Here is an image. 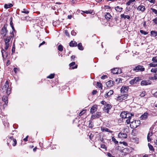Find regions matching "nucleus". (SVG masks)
I'll use <instances>...</instances> for the list:
<instances>
[{"mask_svg":"<svg viewBox=\"0 0 157 157\" xmlns=\"http://www.w3.org/2000/svg\"><path fill=\"white\" fill-rule=\"evenodd\" d=\"M3 92L5 91V93L9 95L11 93V89L9 87V82L8 80L6 81L4 86L2 87Z\"/></svg>","mask_w":157,"mask_h":157,"instance_id":"obj_1","label":"nucleus"},{"mask_svg":"<svg viewBox=\"0 0 157 157\" xmlns=\"http://www.w3.org/2000/svg\"><path fill=\"white\" fill-rule=\"evenodd\" d=\"M145 68L144 66L141 65H138L136 66L133 69L131 70L130 72L132 73H134V72H137L139 71L142 72L144 71Z\"/></svg>","mask_w":157,"mask_h":157,"instance_id":"obj_2","label":"nucleus"},{"mask_svg":"<svg viewBox=\"0 0 157 157\" xmlns=\"http://www.w3.org/2000/svg\"><path fill=\"white\" fill-rule=\"evenodd\" d=\"M140 124V120H136L131 122L130 127L132 128H135L139 126Z\"/></svg>","mask_w":157,"mask_h":157,"instance_id":"obj_3","label":"nucleus"},{"mask_svg":"<svg viewBox=\"0 0 157 157\" xmlns=\"http://www.w3.org/2000/svg\"><path fill=\"white\" fill-rule=\"evenodd\" d=\"M7 24H5L0 31L1 34L2 35L3 37L5 36L6 35L7 33L8 32V31L7 29Z\"/></svg>","mask_w":157,"mask_h":157,"instance_id":"obj_4","label":"nucleus"},{"mask_svg":"<svg viewBox=\"0 0 157 157\" xmlns=\"http://www.w3.org/2000/svg\"><path fill=\"white\" fill-rule=\"evenodd\" d=\"M7 94L6 95H3L2 97V101L4 102V104H3L2 108L4 109L6 107L8 103V96Z\"/></svg>","mask_w":157,"mask_h":157,"instance_id":"obj_5","label":"nucleus"},{"mask_svg":"<svg viewBox=\"0 0 157 157\" xmlns=\"http://www.w3.org/2000/svg\"><path fill=\"white\" fill-rule=\"evenodd\" d=\"M128 96V94H126L118 96L117 98V100L121 102L123 100L127 99Z\"/></svg>","mask_w":157,"mask_h":157,"instance_id":"obj_6","label":"nucleus"},{"mask_svg":"<svg viewBox=\"0 0 157 157\" xmlns=\"http://www.w3.org/2000/svg\"><path fill=\"white\" fill-rule=\"evenodd\" d=\"M1 52L2 53V57H3V58L4 59H5L4 56H5L6 58L9 55H10V53H9L8 52H6V51L4 50V49L2 48Z\"/></svg>","mask_w":157,"mask_h":157,"instance_id":"obj_7","label":"nucleus"},{"mask_svg":"<svg viewBox=\"0 0 157 157\" xmlns=\"http://www.w3.org/2000/svg\"><path fill=\"white\" fill-rule=\"evenodd\" d=\"M112 107V106L111 105L107 103L104 106L103 110L105 112L108 113L109 110L111 109Z\"/></svg>","mask_w":157,"mask_h":157,"instance_id":"obj_8","label":"nucleus"},{"mask_svg":"<svg viewBox=\"0 0 157 157\" xmlns=\"http://www.w3.org/2000/svg\"><path fill=\"white\" fill-rule=\"evenodd\" d=\"M140 80H141V79L140 78L138 77H135L129 81V83L131 85H133L136 84L137 82Z\"/></svg>","mask_w":157,"mask_h":157,"instance_id":"obj_9","label":"nucleus"},{"mask_svg":"<svg viewBox=\"0 0 157 157\" xmlns=\"http://www.w3.org/2000/svg\"><path fill=\"white\" fill-rule=\"evenodd\" d=\"M111 70L112 73L114 74H118L122 73L121 70V69H119V68H114Z\"/></svg>","mask_w":157,"mask_h":157,"instance_id":"obj_10","label":"nucleus"},{"mask_svg":"<svg viewBox=\"0 0 157 157\" xmlns=\"http://www.w3.org/2000/svg\"><path fill=\"white\" fill-rule=\"evenodd\" d=\"M128 86H122L121 89V93L122 94H126L128 92Z\"/></svg>","mask_w":157,"mask_h":157,"instance_id":"obj_11","label":"nucleus"},{"mask_svg":"<svg viewBox=\"0 0 157 157\" xmlns=\"http://www.w3.org/2000/svg\"><path fill=\"white\" fill-rule=\"evenodd\" d=\"M101 112H97L95 114H93L92 115L91 118H92L93 119L99 118L101 116Z\"/></svg>","mask_w":157,"mask_h":157,"instance_id":"obj_12","label":"nucleus"},{"mask_svg":"<svg viewBox=\"0 0 157 157\" xmlns=\"http://www.w3.org/2000/svg\"><path fill=\"white\" fill-rule=\"evenodd\" d=\"M98 105H94L90 109V113L92 114L94 113L98 110Z\"/></svg>","mask_w":157,"mask_h":157,"instance_id":"obj_13","label":"nucleus"},{"mask_svg":"<svg viewBox=\"0 0 157 157\" xmlns=\"http://www.w3.org/2000/svg\"><path fill=\"white\" fill-rule=\"evenodd\" d=\"M151 81L149 80H143L141 82L140 85L142 86H146L151 84Z\"/></svg>","mask_w":157,"mask_h":157,"instance_id":"obj_14","label":"nucleus"},{"mask_svg":"<svg viewBox=\"0 0 157 157\" xmlns=\"http://www.w3.org/2000/svg\"><path fill=\"white\" fill-rule=\"evenodd\" d=\"M69 66L72 69H76L77 68L78 65L75 64V62H73L69 64Z\"/></svg>","mask_w":157,"mask_h":157,"instance_id":"obj_15","label":"nucleus"},{"mask_svg":"<svg viewBox=\"0 0 157 157\" xmlns=\"http://www.w3.org/2000/svg\"><path fill=\"white\" fill-rule=\"evenodd\" d=\"M114 82L112 80H110L106 82V84L107 86L108 87H110L113 86L114 85Z\"/></svg>","mask_w":157,"mask_h":157,"instance_id":"obj_16","label":"nucleus"},{"mask_svg":"<svg viewBox=\"0 0 157 157\" xmlns=\"http://www.w3.org/2000/svg\"><path fill=\"white\" fill-rule=\"evenodd\" d=\"M69 45L71 47H75L77 46V43L73 40H71L69 43Z\"/></svg>","mask_w":157,"mask_h":157,"instance_id":"obj_17","label":"nucleus"},{"mask_svg":"<svg viewBox=\"0 0 157 157\" xmlns=\"http://www.w3.org/2000/svg\"><path fill=\"white\" fill-rule=\"evenodd\" d=\"M118 136L119 138H125L127 137V135L125 133H122L120 132L118 135Z\"/></svg>","mask_w":157,"mask_h":157,"instance_id":"obj_18","label":"nucleus"},{"mask_svg":"<svg viewBox=\"0 0 157 157\" xmlns=\"http://www.w3.org/2000/svg\"><path fill=\"white\" fill-rule=\"evenodd\" d=\"M151 36L155 37L157 39V31L155 30H152L150 32Z\"/></svg>","mask_w":157,"mask_h":157,"instance_id":"obj_19","label":"nucleus"},{"mask_svg":"<svg viewBox=\"0 0 157 157\" xmlns=\"http://www.w3.org/2000/svg\"><path fill=\"white\" fill-rule=\"evenodd\" d=\"M121 151L122 152L124 153V154H122V155H125L129 153L130 150L129 148H125L121 150Z\"/></svg>","mask_w":157,"mask_h":157,"instance_id":"obj_20","label":"nucleus"},{"mask_svg":"<svg viewBox=\"0 0 157 157\" xmlns=\"http://www.w3.org/2000/svg\"><path fill=\"white\" fill-rule=\"evenodd\" d=\"M113 93V90H110L108 92L106 93L104 95L105 97L107 98V97L110 96L112 95Z\"/></svg>","mask_w":157,"mask_h":157,"instance_id":"obj_21","label":"nucleus"},{"mask_svg":"<svg viewBox=\"0 0 157 157\" xmlns=\"http://www.w3.org/2000/svg\"><path fill=\"white\" fill-rule=\"evenodd\" d=\"M137 10L143 12L145 10V8L144 6L140 5L137 7Z\"/></svg>","mask_w":157,"mask_h":157,"instance_id":"obj_22","label":"nucleus"},{"mask_svg":"<svg viewBox=\"0 0 157 157\" xmlns=\"http://www.w3.org/2000/svg\"><path fill=\"white\" fill-rule=\"evenodd\" d=\"M101 130L102 131V132H108L110 133L113 132L112 131L109 130V129L108 128H105L103 127H101Z\"/></svg>","mask_w":157,"mask_h":157,"instance_id":"obj_23","label":"nucleus"},{"mask_svg":"<svg viewBox=\"0 0 157 157\" xmlns=\"http://www.w3.org/2000/svg\"><path fill=\"white\" fill-rule=\"evenodd\" d=\"M105 13V18L107 20H109L112 17L111 15L109 13Z\"/></svg>","mask_w":157,"mask_h":157,"instance_id":"obj_24","label":"nucleus"},{"mask_svg":"<svg viewBox=\"0 0 157 157\" xmlns=\"http://www.w3.org/2000/svg\"><path fill=\"white\" fill-rule=\"evenodd\" d=\"M127 113V111H122L121 112L120 114V117L122 118H126V116H125L126 114V113Z\"/></svg>","mask_w":157,"mask_h":157,"instance_id":"obj_25","label":"nucleus"},{"mask_svg":"<svg viewBox=\"0 0 157 157\" xmlns=\"http://www.w3.org/2000/svg\"><path fill=\"white\" fill-rule=\"evenodd\" d=\"M125 116H126V118H131L132 116H134V114L130 113L129 112L127 111Z\"/></svg>","mask_w":157,"mask_h":157,"instance_id":"obj_26","label":"nucleus"},{"mask_svg":"<svg viewBox=\"0 0 157 157\" xmlns=\"http://www.w3.org/2000/svg\"><path fill=\"white\" fill-rule=\"evenodd\" d=\"M121 17L122 19L123 18L125 19L126 18H127L128 19H130V17L129 15H125L124 14H121Z\"/></svg>","mask_w":157,"mask_h":157,"instance_id":"obj_27","label":"nucleus"},{"mask_svg":"<svg viewBox=\"0 0 157 157\" xmlns=\"http://www.w3.org/2000/svg\"><path fill=\"white\" fill-rule=\"evenodd\" d=\"M115 10L118 12H121L123 10V8L119 6H117L115 7Z\"/></svg>","mask_w":157,"mask_h":157,"instance_id":"obj_28","label":"nucleus"},{"mask_svg":"<svg viewBox=\"0 0 157 157\" xmlns=\"http://www.w3.org/2000/svg\"><path fill=\"white\" fill-rule=\"evenodd\" d=\"M147 114H148L147 112H145L141 116L140 118L143 120L147 118Z\"/></svg>","mask_w":157,"mask_h":157,"instance_id":"obj_29","label":"nucleus"},{"mask_svg":"<svg viewBox=\"0 0 157 157\" xmlns=\"http://www.w3.org/2000/svg\"><path fill=\"white\" fill-rule=\"evenodd\" d=\"M77 46L78 49L80 50H83L84 49L83 47L82 46V44L81 43H79Z\"/></svg>","mask_w":157,"mask_h":157,"instance_id":"obj_30","label":"nucleus"},{"mask_svg":"<svg viewBox=\"0 0 157 157\" xmlns=\"http://www.w3.org/2000/svg\"><path fill=\"white\" fill-rule=\"evenodd\" d=\"M13 36L12 35L10 36H7L6 38L4 39V40H6L7 41L10 42L11 39H13Z\"/></svg>","mask_w":157,"mask_h":157,"instance_id":"obj_31","label":"nucleus"},{"mask_svg":"<svg viewBox=\"0 0 157 157\" xmlns=\"http://www.w3.org/2000/svg\"><path fill=\"white\" fill-rule=\"evenodd\" d=\"M13 6V5L12 4L10 3L9 4H5L4 5V7L6 9H8L11 7Z\"/></svg>","mask_w":157,"mask_h":157,"instance_id":"obj_32","label":"nucleus"},{"mask_svg":"<svg viewBox=\"0 0 157 157\" xmlns=\"http://www.w3.org/2000/svg\"><path fill=\"white\" fill-rule=\"evenodd\" d=\"M82 12L81 13V14H82L83 13H86V14H92L93 13L92 11H91L89 10H86L85 11H81Z\"/></svg>","mask_w":157,"mask_h":157,"instance_id":"obj_33","label":"nucleus"},{"mask_svg":"<svg viewBox=\"0 0 157 157\" xmlns=\"http://www.w3.org/2000/svg\"><path fill=\"white\" fill-rule=\"evenodd\" d=\"M148 145L150 150L153 151H154L155 149L154 148L153 146L151 144H150V143H148Z\"/></svg>","mask_w":157,"mask_h":157,"instance_id":"obj_34","label":"nucleus"},{"mask_svg":"<svg viewBox=\"0 0 157 157\" xmlns=\"http://www.w3.org/2000/svg\"><path fill=\"white\" fill-rule=\"evenodd\" d=\"M152 21L153 22V25H156L157 26V17L153 19Z\"/></svg>","mask_w":157,"mask_h":157,"instance_id":"obj_35","label":"nucleus"},{"mask_svg":"<svg viewBox=\"0 0 157 157\" xmlns=\"http://www.w3.org/2000/svg\"><path fill=\"white\" fill-rule=\"evenodd\" d=\"M149 66L150 67H157V64H155L153 63H152L149 64Z\"/></svg>","mask_w":157,"mask_h":157,"instance_id":"obj_36","label":"nucleus"},{"mask_svg":"<svg viewBox=\"0 0 157 157\" xmlns=\"http://www.w3.org/2000/svg\"><path fill=\"white\" fill-rule=\"evenodd\" d=\"M86 111V109L83 110L82 111H81L78 114V116H81L82 115H83L84 113H85Z\"/></svg>","mask_w":157,"mask_h":157,"instance_id":"obj_37","label":"nucleus"},{"mask_svg":"<svg viewBox=\"0 0 157 157\" xmlns=\"http://www.w3.org/2000/svg\"><path fill=\"white\" fill-rule=\"evenodd\" d=\"M22 13H25L26 14H28L29 13V12L27 10H26L25 9H23V10L21 11Z\"/></svg>","mask_w":157,"mask_h":157,"instance_id":"obj_38","label":"nucleus"},{"mask_svg":"<svg viewBox=\"0 0 157 157\" xmlns=\"http://www.w3.org/2000/svg\"><path fill=\"white\" fill-rule=\"evenodd\" d=\"M58 50L59 51H62L63 50V46L61 44L59 45L58 46Z\"/></svg>","mask_w":157,"mask_h":157,"instance_id":"obj_39","label":"nucleus"},{"mask_svg":"<svg viewBox=\"0 0 157 157\" xmlns=\"http://www.w3.org/2000/svg\"><path fill=\"white\" fill-rule=\"evenodd\" d=\"M94 127L93 123L92 121H90L88 125V127L90 128H92Z\"/></svg>","mask_w":157,"mask_h":157,"instance_id":"obj_40","label":"nucleus"},{"mask_svg":"<svg viewBox=\"0 0 157 157\" xmlns=\"http://www.w3.org/2000/svg\"><path fill=\"white\" fill-rule=\"evenodd\" d=\"M90 140H92V139L94 136V135L92 133H89L88 135Z\"/></svg>","mask_w":157,"mask_h":157,"instance_id":"obj_41","label":"nucleus"},{"mask_svg":"<svg viewBox=\"0 0 157 157\" xmlns=\"http://www.w3.org/2000/svg\"><path fill=\"white\" fill-rule=\"evenodd\" d=\"M55 74H51L49 76L47 77V78H49L50 79H52L54 77Z\"/></svg>","mask_w":157,"mask_h":157,"instance_id":"obj_42","label":"nucleus"},{"mask_svg":"<svg viewBox=\"0 0 157 157\" xmlns=\"http://www.w3.org/2000/svg\"><path fill=\"white\" fill-rule=\"evenodd\" d=\"M146 94V92L145 91H142L140 95L141 97H144Z\"/></svg>","mask_w":157,"mask_h":157,"instance_id":"obj_43","label":"nucleus"},{"mask_svg":"<svg viewBox=\"0 0 157 157\" xmlns=\"http://www.w3.org/2000/svg\"><path fill=\"white\" fill-rule=\"evenodd\" d=\"M97 85L99 88H101V89H102V85L100 82H97Z\"/></svg>","mask_w":157,"mask_h":157,"instance_id":"obj_44","label":"nucleus"},{"mask_svg":"<svg viewBox=\"0 0 157 157\" xmlns=\"http://www.w3.org/2000/svg\"><path fill=\"white\" fill-rule=\"evenodd\" d=\"M151 71L152 73H156L157 72V68H152Z\"/></svg>","mask_w":157,"mask_h":157,"instance_id":"obj_45","label":"nucleus"},{"mask_svg":"<svg viewBox=\"0 0 157 157\" xmlns=\"http://www.w3.org/2000/svg\"><path fill=\"white\" fill-rule=\"evenodd\" d=\"M140 32L141 33H142V34H144V35H146L148 33L146 31H145L142 30H140Z\"/></svg>","mask_w":157,"mask_h":157,"instance_id":"obj_46","label":"nucleus"},{"mask_svg":"<svg viewBox=\"0 0 157 157\" xmlns=\"http://www.w3.org/2000/svg\"><path fill=\"white\" fill-rule=\"evenodd\" d=\"M151 10L154 13L156 14V16H157V10L152 8H151Z\"/></svg>","mask_w":157,"mask_h":157,"instance_id":"obj_47","label":"nucleus"},{"mask_svg":"<svg viewBox=\"0 0 157 157\" xmlns=\"http://www.w3.org/2000/svg\"><path fill=\"white\" fill-rule=\"evenodd\" d=\"M13 143L12 144V145L14 147L17 144V141L15 139L13 140Z\"/></svg>","mask_w":157,"mask_h":157,"instance_id":"obj_48","label":"nucleus"},{"mask_svg":"<svg viewBox=\"0 0 157 157\" xmlns=\"http://www.w3.org/2000/svg\"><path fill=\"white\" fill-rule=\"evenodd\" d=\"M152 61L154 62H157V56L154 57L152 59Z\"/></svg>","mask_w":157,"mask_h":157,"instance_id":"obj_49","label":"nucleus"},{"mask_svg":"<svg viewBox=\"0 0 157 157\" xmlns=\"http://www.w3.org/2000/svg\"><path fill=\"white\" fill-rule=\"evenodd\" d=\"M149 134L150 132L148 133L147 137V141L149 142H151V139L150 138Z\"/></svg>","mask_w":157,"mask_h":157,"instance_id":"obj_50","label":"nucleus"},{"mask_svg":"<svg viewBox=\"0 0 157 157\" xmlns=\"http://www.w3.org/2000/svg\"><path fill=\"white\" fill-rule=\"evenodd\" d=\"M122 79L121 78H117L115 79V81L116 82H117V83H119L120 82H121L122 81Z\"/></svg>","mask_w":157,"mask_h":157,"instance_id":"obj_51","label":"nucleus"},{"mask_svg":"<svg viewBox=\"0 0 157 157\" xmlns=\"http://www.w3.org/2000/svg\"><path fill=\"white\" fill-rule=\"evenodd\" d=\"M112 139L113 141L114 142L115 144H118V141L116 140V139L114 138V137H113L112 138Z\"/></svg>","mask_w":157,"mask_h":157,"instance_id":"obj_52","label":"nucleus"},{"mask_svg":"<svg viewBox=\"0 0 157 157\" xmlns=\"http://www.w3.org/2000/svg\"><path fill=\"white\" fill-rule=\"evenodd\" d=\"M12 20H13L12 17H11L10 19V25L11 27H12L13 26V21H12Z\"/></svg>","mask_w":157,"mask_h":157,"instance_id":"obj_53","label":"nucleus"},{"mask_svg":"<svg viewBox=\"0 0 157 157\" xmlns=\"http://www.w3.org/2000/svg\"><path fill=\"white\" fill-rule=\"evenodd\" d=\"M101 148L105 149L106 151L107 150V147L105 145V144H101Z\"/></svg>","mask_w":157,"mask_h":157,"instance_id":"obj_54","label":"nucleus"},{"mask_svg":"<svg viewBox=\"0 0 157 157\" xmlns=\"http://www.w3.org/2000/svg\"><path fill=\"white\" fill-rule=\"evenodd\" d=\"M65 33L66 35L68 37H70V34L69 33H68L67 30H66L65 31Z\"/></svg>","mask_w":157,"mask_h":157,"instance_id":"obj_55","label":"nucleus"},{"mask_svg":"<svg viewBox=\"0 0 157 157\" xmlns=\"http://www.w3.org/2000/svg\"><path fill=\"white\" fill-rule=\"evenodd\" d=\"M71 34L72 36H75L76 34V33L75 31L74 30H73L71 32Z\"/></svg>","mask_w":157,"mask_h":157,"instance_id":"obj_56","label":"nucleus"},{"mask_svg":"<svg viewBox=\"0 0 157 157\" xmlns=\"http://www.w3.org/2000/svg\"><path fill=\"white\" fill-rule=\"evenodd\" d=\"M131 119V118H128L126 120V122L127 123V124H128L131 123V121L130 120Z\"/></svg>","mask_w":157,"mask_h":157,"instance_id":"obj_57","label":"nucleus"},{"mask_svg":"<svg viewBox=\"0 0 157 157\" xmlns=\"http://www.w3.org/2000/svg\"><path fill=\"white\" fill-rule=\"evenodd\" d=\"M107 78H108V76L106 75H103L101 77V79H104Z\"/></svg>","mask_w":157,"mask_h":157,"instance_id":"obj_58","label":"nucleus"},{"mask_svg":"<svg viewBox=\"0 0 157 157\" xmlns=\"http://www.w3.org/2000/svg\"><path fill=\"white\" fill-rule=\"evenodd\" d=\"M120 143L122 144L123 145L125 146H127L128 145L127 143L123 141L122 142H120Z\"/></svg>","mask_w":157,"mask_h":157,"instance_id":"obj_59","label":"nucleus"},{"mask_svg":"<svg viewBox=\"0 0 157 157\" xmlns=\"http://www.w3.org/2000/svg\"><path fill=\"white\" fill-rule=\"evenodd\" d=\"M15 48H12V53L11 55H12L15 52Z\"/></svg>","mask_w":157,"mask_h":157,"instance_id":"obj_60","label":"nucleus"},{"mask_svg":"<svg viewBox=\"0 0 157 157\" xmlns=\"http://www.w3.org/2000/svg\"><path fill=\"white\" fill-rule=\"evenodd\" d=\"M149 2H151V3H153V4H155V0H147Z\"/></svg>","mask_w":157,"mask_h":157,"instance_id":"obj_61","label":"nucleus"},{"mask_svg":"<svg viewBox=\"0 0 157 157\" xmlns=\"http://www.w3.org/2000/svg\"><path fill=\"white\" fill-rule=\"evenodd\" d=\"M101 103L103 105H105V106L106 105V104H107L106 102L104 101H101Z\"/></svg>","mask_w":157,"mask_h":157,"instance_id":"obj_62","label":"nucleus"},{"mask_svg":"<svg viewBox=\"0 0 157 157\" xmlns=\"http://www.w3.org/2000/svg\"><path fill=\"white\" fill-rule=\"evenodd\" d=\"M97 92V91L96 90H93L92 92V94L93 95H94L96 94Z\"/></svg>","mask_w":157,"mask_h":157,"instance_id":"obj_63","label":"nucleus"},{"mask_svg":"<svg viewBox=\"0 0 157 157\" xmlns=\"http://www.w3.org/2000/svg\"><path fill=\"white\" fill-rule=\"evenodd\" d=\"M14 72L16 73L17 72V71L18 70V69L16 67H14L13 69Z\"/></svg>","mask_w":157,"mask_h":157,"instance_id":"obj_64","label":"nucleus"}]
</instances>
